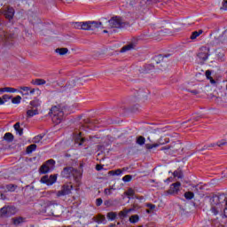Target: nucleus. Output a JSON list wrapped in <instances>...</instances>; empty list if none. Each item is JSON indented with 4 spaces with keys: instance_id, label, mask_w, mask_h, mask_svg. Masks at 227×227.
<instances>
[{
    "instance_id": "nucleus-58",
    "label": "nucleus",
    "mask_w": 227,
    "mask_h": 227,
    "mask_svg": "<svg viewBox=\"0 0 227 227\" xmlns=\"http://www.w3.org/2000/svg\"><path fill=\"white\" fill-rule=\"evenodd\" d=\"M209 81L211 84H215V80H214V78H210Z\"/></svg>"
},
{
    "instance_id": "nucleus-43",
    "label": "nucleus",
    "mask_w": 227,
    "mask_h": 227,
    "mask_svg": "<svg viewBox=\"0 0 227 227\" xmlns=\"http://www.w3.org/2000/svg\"><path fill=\"white\" fill-rule=\"evenodd\" d=\"M136 194V192L132 188H129L126 192V196H134Z\"/></svg>"
},
{
    "instance_id": "nucleus-25",
    "label": "nucleus",
    "mask_w": 227,
    "mask_h": 227,
    "mask_svg": "<svg viewBox=\"0 0 227 227\" xmlns=\"http://www.w3.org/2000/svg\"><path fill=\"white\" fill-rule=\"evenodd\" d=\"M36 150V145L32 144L27 147L26 153L27 154L31 153L32 152H35Z\"/></svg>"
},
{
    "instance_id": "nucleus-2",
    "label": "nucleus",
    "mask_w": 227,
    "mask_h": 227,
    "mask_svg": "<svg viewBox=\"0 0 227 227\" xmlns=\"http://www.w3.org/2000/svg\"><path fill=\"white\" fill-rule=\"evenodd\" d=\"M102 20L103 22H106V24H108V27H110V29H113V28L121 29V27L125 26V23H123V20L120 16H114L109 20H107V19L106 18H103Z\"/></svg>"
},
{
    "instance_id": "nucleus-19",
    "label": "nucleus",
    "mask_w": 227,
    "mask_h": 227,
    "mask_svg": "<svg viewBox=\"0 0 227 227\" xmlns=\"http://www.w3.org/2000/svg\"><path fill=\"white\" fill-rule=\"evenodd\" d=\"M14 130H16L19 136H22L24 134V129L20 128V122H16L14 124Z\"/></svg>"
},
{
    "instance_id": "nucleus-56",
    "label": "nucleus",
    "mask_w": 227,
    "mask_h": 227,
    "mask_svg": "<svg viewBox=\"0 0 227 227\" xmlns=\"http://www.w3.org/2000/svg\"><path fill=\"white\" fill-rule=\"evenodd\" d=\"M28 95H35V89H30V90L28 91Z\"/></svg>"
},
{
    "instance_id": "nucleus-30",
    "label": "nucleus",
    "mask_w": 227,
    "mask_h": 227,
    "mask_svg": "<svg viewBox=\"0 0 227 227\" xmlns=\"http://www.w3.org/2000/svg\"><path fill=\"white\" fill-rule=\"evenodd\" d=\"M96 223H98V224H102V223L104 224H106V216L105 215H99L98 216V220L96 221Z\"/></svg>"
},
{
    "instance_id": "nucleus-63",
    "label": "nucleus",
    "mask_w": 227,
    "mask_h": 227,
    "mask_svg": "<svg viewBox=\"0 0 227 227\" xmlns=\"http://www.w3.org/2000/svg\"><path fill=\"white\" fill-rule=\"evenodd\" d=\"M146 213H147V214H151L152 211H151L150 209H147V210H146Z\"/></svg>"
},
{
    "instance_id": "nucleus-48",
    "label": "nucleus",
    "mask_w": 227,
    "mask_h": 227,
    "mask_svg": "<svg viewBox=\"0 0 227 227\" xmlns=\"http://www.w3.org/2000/svg\"><path fill=\"white\" fill-rule=\"evenodd\" d=\"M104 203V200L101 198L96 200L97 207H100Z\"/></svg>"
},
{
    "instance_id": "nucleus-23",
    "label": "nucleus",
    "mask_w": 227,
    "mask_h": 227,
    "mask_svg": "<svg viewBox=\"0 0 227 227\" xmlns=\"http://www.w3.org/2000/svg\"><path fill=\"white\" fill-rule=\"evenodd\" d=\"M129 223L132 224H136V223H139V215H134L129 217Z\"/></svg>"
},
{
    "instance_id": "nucleus-8",
    "label": "nucleus",
    "mask_w": 227,
    "mask_h": 227,
    "mask_svg": "<svg viewBox=\"0 0 227 227\" xmlns=\"http://www.w3.org/2000/svg\"><path fill=\"white\" fill-rule=\"evenodd\" d=\"M90 31H95L99 27H102L103 29L106 27H104V22L102 21H90Z\"/></svg>"
},
{
    "instance_id": "nucleus-37",
    "label": "nucleus",
    "mask_w": 227,
    "mask_h": 227,
    "mask_svg": "<svg viewBox=\"0 0 227 227\" xmlns=\"http://www.w3.org/2000/svg\"><path fill=\"white\" fill-rule=\"evenodd\" d=\"M73 27L74 29H82V22H74Z\"/></svg>"
},
{
    "instance_id": "nucleus-20",
    "label": "nucleus",
    "mask_w": 227,
    "mask_h": 227,
    "mask_svg": "<svg viewBox=\"0 0 227 227\" xmlns=\"http://www.w3.org/2000/svg\"><path fill=\"white\" fill-rule=\"evenodd\" d=\"M55 52L59 54V56H65V54H67L68 52V48H58L55 50Z\"/></svg>"
},
{
    "instance_id": "nucleus-33",
    "label": "nucleus",
    "mask_w": 227,
    "mask_h": 227,
    "mask_svg": "<svg viewBox=\"0 0 227 227\" xmlns=\"http://www.w3.org/2000/svg\"><path fill=\"white\" fill-rule=\"evenodd\" d=\"M20 100H22V97H20V96H16L15 98H13L12 99V104H15V105H19V104H20Z\"/></svg>"
},
{
    "instance_id": "nucleus-5",
    "label": "nucleus",
    "mask_w": 227,
    "mask_h": 227,
    "mask_svg": "<svg viewBox=\"0 0 227 227\" xmlns=\"http://www.w3.org/2000/svg\"><path fill=\"white\" fill-rule=\"evenodd\" d=\"M208 52H210V50L207 48V46H202L200 49L199 53L197 54V57L199 58L200 63H203L207 61V59H208V56H210Z\"/></svg>"
},
{
    "instance_id": "nucleus-27",
    "label": "nucleus",
    "mask_w": 227,
    "mask_h": 227,
    "mask_svg": "<svg viewBox=\"0 0 227 227\" xmlns=\"http://www.w3.org/2000/svg\"><path fill=\"white\" fill-rule=\"evenodd\" d=\"M116 213L115 212H109L106 215V217L108 219V221H114V219H116Z\"/></svg>"
},
{
    "instance_id": "nucleus-40",
    "label": "nucleus",
    "mask_w": 227,
    "mask_h": 227,
    "mask_svg": "<svg viewBox=\"0 0 227 227\" xmlns=\"http://www.w3.org/2000/svg\"><path fill=\"white\" fill-rule=\"evenodd\" d=\"M12 96L8 95V94H4L2 97V99L4 100V104H6L7 101L11 100Z\"/></svg>"
},
{
    "instance_id": "nucleus-55",
    "label": "nucleus",
    "mask_w": 227,
    "mask_h": 227,
    "mask_svg": "<svg viewBox=\"0 0 227 227\" xmlns=\"http://www.w3.org/2000/svg\"><path fill=\"white\" fill-rule=\"evenodd\" d=\"M223 10H227V0H224L223 4Z\"/></svg>"
},
{
    "instance_id": "nucleus-18",
    "label": "nucleus",
    "mask_w": 227,
    "mask_h": 227,
    "mask_svg": "<svg viewBox=\"0 0 227 227\" xmlns=\"http://www.w3.org/2000/svg\"><path fill=\"white\" fill-rule=\"evenodd\" d=\"M122 174H123V171H121V169L120 168L116 170H110L107 173L108 176H120V175H122Z\"/></svg>"
},
{
    "instance_id": "nucleus-1",
    "label": "nucleus",
    "mask_w": 227,
    "mask_h": 227,
    "mask_svg": "<svg viewBox=\"0 0 227 227\" xmlns=\"http://www.w3.org/2000/svg\"><path fill=\"white\" fill-rule=\"evenodd\" d=\"M62 178H67V180H74V182H79L82 174L81 170L74 168V167H66L60 173Z\"/></svg>"
},
{
    "instance_id": "nucleus-13",
    "label": "nucleus",
    "mask_w": 227,
    "mask_h": 227,
    "mask_svg": "<svg viewBox=\"0 0 227 227\" xmlns=\"http://www.w3.org/2000/svg\"><path fill=\"white\" fill-rule=\"evenodd\" d=\"M181 185H182V184L180 182L172 184L171 188H170L172 194H176L178 192V191H180Z\"/></svg>"
},
{
    "instance_id": "nucleus-59",
    "label": "nucleus",
    "mask_w": 227,
    "mask_h": 227,
    "mask_svg": "<svg viewBox=\"0 0 227 227\" xmlns=\"http://www.w3.org/2000/svg\"><path fill=\"white\" fill-rule=\"evenodd\" d=\"M147 67H148V70H152V69L153 68V66L152 64H149V65L147 66Z\"/></svg>"
},
{
    "instance_id": "nucleus-61",
    "label": "nucleus",
    "mask_w": 227,
    "mask_h": 227,
    "mask_svg": "<svg viewBox=\"0 0 227 227\" xmlns=\"http://www.w3.org/2000/svg\"><path fill=\"white\" fill-rule=\"evenodd\" d=\"M109 226H110V227H115V226H116V224H114V223H111Z\"/></svg>"
},
{
    "instance_id": "nucleus-38",
    "label": "nucleus",
    "mask_w": 227,
    "mask_h": 227,
    "mask_svg": "<svg viewBox=\"0 0 227 227\" xmlns=\"http://www.w3.org/2000/svg\"><path fill=\"white\" fill-rule=\"evenodd\" d=\"M198 120H199L198 117H195V118H193V119H190V120H188L187 121L183 122V125H184V123H191V124L189 125V127H191V125H194V121H198Z\"/></svg>"
},
{
    "instance_id": "nucleus-57",
    "label": "nucleus",
    "mask_w": 227,
    "mask_h": 227,
    "mask_svg": "<svg viewBox=\"0 0 227 227\" xmlns=\"http://www.w3.org/2000/svg\"><path fill=\"white\" fill-rule=\"evenodd\" d=\"M135 3H136V0H130L129 2L130 6H134Z\"/></svg>"
},
{
    "instance_id": "nucleus-15",
    "label": "nucleus",
    "mask_w": 227,
    "mask_h": 227,
    "mask_svg": "<svg viewBox=\"0 0 227 227\" xmlns=\"http://www.w3.org/2000/svg\"><path fill=\"white\" fill-rule=\"evenodd\" d=\"M25 221L26 218L22 216L15 217L12 218V224H14V226H20V224H22V223H25Z\"/></svg>"
},
{
    "instance_id": "nucleus-11",
    "label": "nucleus",
    "mask_w": 227,
    "mask_h": 227,
    "mask_svg": "<svg viewBox=\"0 0 227 227\" xmlns=\"http://www.w3.org/2000/svg\"><path fill=\"white\" fill-rule=\"evenodd\" d=\"M5 19H8V20H12L15 15V9L12 7H9L4 13Z\"/></svg>"
},
{
    "instance_id": "nucleus-47",
    "label": "nucleus",
    "mask_w": 227,
    "mask_h": 227,
    "mask_svg": "<svg viewBox=\"0 0 227 227\" xmlns=\"http://www.w3.org/2000/svg\"><path fill=\"white\" fill-rule=\"evenodd\" d=\"M43 139V136L38 135L35 137V143H38L39 141H42Z\"/></svg>"
},
{
    "instance_id": "nucleus-14",
    "label": "nucleus",
    "mask_w": 227,
    "mask_h": 227,
    "mask_svg": "<svg viewBox=\"0 0 227 227\" xmlns=\"http://www.w3.org/2000/svg\"><path fill=\"white\" fill-rule=\"evenodd\" d=\"M37 114H39L38 108H31L27 111V118H33V116Z\"/></svg>"
},
{
    "instance_id": "nucleus-45",
    "label": "nucleus",
    "mask_w": 227,
    "mask_h": 227,
    "mask_svg": "<svg viewBox=\"0 0 227 227\" xmlns=\"http://www.w3.org/2000/svg\"><path fill=\"white\" fill-rule=\"evenodd\" d=\"M41 182H42L43 184H47V185H49V184H50V183H49V176H43V177L41 178Z\"/></svg>"
},
{
    "instance_id": "nucleus-29",
    "label": "nucleus",
    "mask_w": 227,
    "mask_h": 227,
    "mask_svg": "<svg viewBox=\"0 0 227 227\" xmlns=\"http://www.w3.org/2000/svg\"><path fill=\"white\" fill-rule=\"evenodd\" d=\"M58 180L57 175H51L49 177V184L50 185H52V184H56V181Z\"/></svg>"
},
{
    "instance_id": "nucleus-12",
    "label": "nucleus",
    "mask_w": 227,
    "mask_h": 227,
    "mask_svg": "<svg viewBox=\"0 0 227 227\" xmlns=\"http://www.w3.org/2000/svg\"><path fill=\"white\" fill-rule=\"evenodd\" d=\"M169 55H157L153 59V65H159L164 61V58H168Z\"/></svg>"
},
{
    "instance_id": "nucleus-24",
    "label": "nucleus",
    "mask_w": 227,
    "mask_h": 227,
    "mask_svg": "<svg viewBox=\"0 0 227 227\" xmlns=\"http://www.w3.org/2000/svg\"><path fill=\"white\" fill-rule=\"evenodd\" d=\"M47 82L43 79H40L37 78L34 81V84H35V86H43V84H45Z\"/></svg>"
},
{
    "instance_id": "nucleus-39",
    "label": "nucleus",
    "mask_w": 227,
    "mask_h": 227,
    "mask_svg": "<svg viewBox=\"0 0 227 227\" xmlns=\"http://www.w3.org/2000/svg\"><path fill=\"white\" fill-rule=\"evenodd\" d=\"M6 189L7 191H9L10 192H13L16 189V186L13 184H7L6 185Z\"/></svg>"
},
{
    "instance_id": "nucleus-51",
    "label": "nucleus",
    "mask_w": 227,
    "mask_h": 227,
    "mask_svg": "<svg viewBox=\"0 0 227 227\" xmlns=\"http://www.w3.org/2000/svg\"><path fill=\"white\" fill-rule=\"evenodd\" d=\"M104 169V165L98 164L96 165L97 171H102Z\"/></svg>"
},
{
    "instance_id": "nucleus-60",
    "label": "nucleus",
    "mask_w": 227,
    "mask_h": 227,
    "mask_svg": "<svg viewBox=\"0 0 227 227\" xmlns=\"http://www.w3.org/2000/svg\"><path fill=\"white\" fill-rule=\"evenodd\" d=\"M4 100H3V98H0V106H4Z\"/></svg>"
},
{
    "instance_id": "nucleus-10",
    "label": "nucleus",
    "mask_w": 227,
    "mask_h": 227,
    "mask_svg": "<svg viewBox=\"0 0 227 227\" xmlns=\"http://www.w3.org/2000/svg\"><path fill=\"white\" fill-rule=\"evenodd\" d=\"M17 92L20 93L21 95H24V93L22 91H19L15 88L5 87V88H1L0 89V93H17Z\"/></svg>"
},
{
    "instance_id": "nucleus-64",
    "label": "nucleus",
    "mask_w": 227,
    "mask_h": 227,
    "mask_svg": "<svg viewBox=\"0 0 227 227\" xmlns=\"http://www.w3.org/2000/svg\"><path fill=\"white\" fill-rule=\"evenodd\" d=\"M103 33H107V30H104Z\"/></svg>"
},
{
    "instance_id": "nucleus-50",
    "label": "nucleus",
    "mask_w": 227,
    "mask_h": 227,
    "mask_svg": "<svg viewBox=\"0 0 227 227\" xmlns=\"http://www.w3.org/2000/svg\"><path fill=\"white\" fill-rule=\"evenodd\" d=\"M206 77L208 80L212 79V72H210V70L206 71Z\"/></svg>"
},
{
    "instance_id": "nucleus-42",
    "label": "nucleus",
    "mask_w": 227,
    "mask_h": 227,
    "mask_svg": "<svg viewBox=\"0 0 227 227\" xmlns=\"http://www.w3.org/2000/svg\"><path fill=\"white\" fill-rule=\"evenodd\" d=\"M132 180V176L131 175H126L122 177L123 182H130Z\"/></svg>"
},
{
    "instance_id": "nucleus-34",
    "label": "nucleus",
    "mask_w": 227,
    "mask_h": 227,
    "mask_svg": "<svg viewBox=\"0 0 227 227\" xmlns=\"http://www.w3.org/2000/svg\"><path fill=\"white\" fill-rule=\"evenodd\" d=\"M184 198H185V200H192V198H194V192H186L184 193Z\"/></svg>"
},
{
    "instance_id": "nucleus-54",
    "label": "nucleus",
    "mask_w": 227,
    "mask_h": 227,
    "mask_svg": "<svg viewBox=\"0 0 227 227\" xmlns=\"http://www.w3.org/2000/svg\"><path fill=\"white\" fill-rule=\"evenodd\" d=\"M173 176L176 177V178H180V172H178V171H174V173H173Z\"/></svg>"
},
{
    "instance_id": "nucleus-7",
    "label": "nucleus",
    "mask_w": 227,
    "mask_h": 227,
    "mask_svg": "<svg viewBox=\"0 0 227 227\" xmlns=\"http://www.w3.org/2000/svg\"><path fill=\"white\" fill-rule=\"evenodd\" d=\"M227 144L226 140L222 139L220 141H218L217 143H212L209 145H206L203 146V148L199 149V152H205V150H211L212 148L215 147V146H224Z\"/></svg>"
},
{
    "instance_id": "nucleus-22",
    "label": "nucleus",
    "mask_w": 227,
    "mask_h": 227,
    "mask_svg": "<svg viewBox=\"0 0 227 227\" xmlns=\"http://www.w3.org/2000/svg\"><path fill=\"white\" fill-rule=\"evenodd\" d=\"M145 143H146V138H145V137L139 136L137 138V145H139L140 146H143V145H145Z\"/></svg>"
},
{
    "instance_id": "nucleus-26",
    "label": "nucleus",
    "mask_w": 227,
    "mask_h": 227,
    "mask_svg": "<svg viewBox=\"0 0 227 227\" xmlns=\"http://www.w3.org/2000/svg\"><path fill=\"white\" fill-rule=\"evenodd\" d=\"M203 33V30H199V31H194L192 33V35H191V40H196V38L198 36H200V35H201Z\"/></svg>"
},
{
    "instance_id": "nucleus-31",
    "label": "nucleus",
    "mask_w": 227,
    "mask_h": 227,
    "mask_svg": "<svg viewBox=\"0 0 227 227\" xmlns=\"http://www.w3.org/2000/svg\"><path fill=\"white\" fill-rule=\"evenodd\" d=\"M131 49H134V44H128L121 48V52H127V51H131Z\"/></svg>"
},
{
    "instance_id": "nucleus-44",
    "label": "nucleus",
    "mask_w": 227,
    "mask_h": 227,
    "mask_svg": "<svg viewBox=\"0 0 227 227\" xmlns=\"http://www.w3.org/2000/svg\"><path fill=\"white\" fill-rule=\"evenodd\" d=\"M158 146H159V144H153V145L147 144L146 145L147 150H153V148H158Z\"/></svg>"
},
{
    "instance_id": "nucleus-28",
    "label": "nucleus",
    "mask_w": 227,
    "mask_h": 227,
    "mask_svg": "<svg viewBox=\"0 0 227 227\" xmlns=\"http://www.w3.org/2000/svg\"><path fill=\"white\" fill-rule=\"evenodd\" d=\"M82 29H83V31H90V21L82 22Z\"/></svg>"
},
{
    "instance_id": "nucleus-21",
    "label": "nucleus",
    "mask_w": 227,
    "mask_h": 227,
    "mask_svg": "<svg viewBox=\"0 0 227 227\" xmlns=\"http://www.w3.org/2000/svg\"><path fill=\"white\" fill-rule=\"evenodd\" d=\"M130 212H132V208L124 209L119 213V215H120V217H127V215H129V214H130Z\"/></svg>"
},
{
    "instance_id": "nucleus-41",
    "label": "nucleus",
    "mask_w": 227,
    "mask_h": 227,
    "mask_svg": "<svg viewBox=\"0 0 227 227\" xmlns=\"http://www.w3.org/2000/svg\"><path fill=\"white\" fill-rule=\"evenodd\" d=\"M20 90L25 92V95H29L31 88L29 87H20Z\"/></svg>"
},
{
    "instance_id": "nucleus-53",
    "label": "nucleus",
    "mask_w": 227,
    "mask_h": 227,
    "mask_svg": "<svg viewBox=\"0 0 227 227\" xmlns=\"http://www.w3.org/2000/svg\"><path fill=\"white\" fill-rule=\"evenodd\" d=\"M173 182V177H168L167 179L164 180L165 184H171Z\"/></svg>"
},
{
    "instance_id": "nucleus-36",
    "label": "nucleus",
    "mask_w": 227,
    "mask_h": 227,
    "mask_svg": "<svg viewBox=\"0 0 227 227\" xmlns=\"http://www.w3.org/2000/svg\"><path fill=\"white\" fill-rule=\"evenodd\" d=\"M153 0H140V6H146L148 4H152Z\"/></svg>"
},
{
    "instance_id": "nucleus-35",
    "label": "nucleus",
    "mask_w": 227,
    "mask_h": 227,
    "mask_svg": "<svg viewBox=\"0 0 227 227\" xmlns=\"http://www.w3.org/2000/svg\"><path fill=\"white\" fill-rule=\"evenodd\" d=\"M113 191H114V188L111 186L110 188L105 189L104 192L106 196H111L113 194Z\"/></svg>"
},
{
    "instance_id": "nucleus-16",
    "label": "nucleus",
    "mask_w": 227,
    "mask_h": 227,
    "mask_svg": "<svg viewBox=\"0 0 227 227\" xmlns=\"http://www.w3.org/2000/svg\"><path fill=\"white\" fill-rule=\"evenodd\" d=\"M13 139H15V137H13V134L11 132H7L4 136V141H6L7 143H13Z\"/></svg>"
},
{
    "instance_id": "nucleus-17",
    "label": "nucleus",
    "mask_w": 227,
    "mask_h": 227,
    "mask_svg": "<svg viewBox=\"0 0 227 227\" xmlns=\"http://www.w3.org/2000/svg\"><path fill=\"white\" fill-rule=\"evenodd\" d=\"M12 210V207H4L0 208V217H5L8 215V213Z\"/></svg>"
},
{
    "instance_id": "nucleus-49",
    "label": "nucleus",
    "mask_w": 227,
    "mask_h": 227,
    "mask_svg": "<svg viewBox=\"0 0 227 227\" xmlns=\"http://www.w3.org/2000/svg\"><path fill=\"white\" fill-rule=\"evenodd\" d=\"M171 146H163L162 148H161V150H162V152H165L166 153H169V150H171Z\"/></svg>"
},
{
    "instance_id": "nucleus-32",
    "label": "nucleus",
    "mask_w": 227,
    "mask_h": 227,
    "mask_svg": "<svg viewBox=\"0 0 227 227\" xmlns=\"http://www.w3.org/2000/svg\"><path fill=\"white\" fill-rule=\"evenodd\" d=\"M30 106L34 109H38V107H40V102L38 100L30 101Z\"/></svg>"
},
{
    "instance_id": "nucleus-62",
    "label": "nucleus",
    "mask_w": 227,
    "mask_h": 227,
    "mask_svg": "<svg viewBox=\"0 0 227 227\" xmlns=\"http://www.w3.org/2000/svg\"><path fill=\"white\" fill-rule=\"evenodd\" d=\"M192 93H193L194 95H196V93H198V91H196V90H192Z\"/></svg>"
},
{
    "instance_id": "nucleus-6",
    "label": "nucleus",
    "mask_w": 227,
    "mask_h": 227,
    "mask_svg": "<svg viewBox=\"0 0 227 227\" xmlns=\"http://www.w3.org/2000/svg\"><path fill=\"white\" fill-rule=\"evenodd\" d=\"M74 186L72 184H64L60 191L57 192V198H61V196H67L72 192Z\"/></svg>"
},
{
    "instance_id": "nucleus-3",
    "label": "nucleus",
    "mask_w": 227,
    "mask_h": 227,
    "mask_svg": "<svg viewBox=\"0 0 227 227\" xmlns=\"http://www.w3.org/2000/svg\"><path fill=\"white\" fill-rule=\"evenodd\" d=\"M49 114H51V120L56 125H59L63 121V116H65V113L58 106L51 107Z\"/></svg>"
},
{
    "instance_id": "nucleus-52",
    "label": "nucleus",
    "mask_w": 227,
    "mask_h": 227,
    "mask_svg": "<svg viewBox=\"0 0 227 227\" xmlns=\"http://www.w3.org/2000/svg\"><path fill=\"white\" fill-rule=\"evenodd\" d=\"M146 207H147L148 208H150V210H154V208H155V205H154V204H152V203H148V204L146 205Z\"/></svg>"
},
{
    "instance_id": "nucleus-9",
    "label": "nucleus",
    "mask_w": 227,
    "mask_h": 227,
    "mask_svg": "<svg viewBox=\"0 0 227 227\" xmlns=\"http://www.w3.org/2000/svg\"><path fill=\"white\" fill-rule=\"evenodd\" d=\"M74 143L79 146H82L84 143H86V138L82 137V133L80 132L78 135L74 137Z\"/></svg>"
},
{
    "instance_id": "nucleus-46",
    "label": "nucleus",
    "mask_w": 227,
    "mask_h": 227,
    "mask_svg": "<svg viewBox=\"0 0 227 227\" xmlns=\"http://www.w3.org/2000/svg\"><path fill=\"white\" fill-rule=\"evenodd\" d=\"M106 207H113L114 205V201L113 200H105Z\"/></svg>"
},
{
    "instance_id": "nucleus-4",
    "label": "nucleus",
    "mask_w": 227,
    "mask_h": 227,
    "mask_svg": "<svg viewBox=\"0 0 227 227\" xmlns=\"http://www.w3.org/2000/svg\"><path fill=\"white\" fill-rule=\"evenodd\" d=\"M56 166V160L53 159H50L43 164L39 169L41 175H47V173H51V169H52Z\"/></svg>"
}]
</instances>
